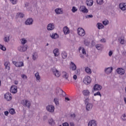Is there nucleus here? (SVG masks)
I'll return each mask as SVG.
<instances>
[{"mask_svg": "<svg viewBox=\"0 0 126 126\" xmlns=\"http://www.w3.org/2000/svg\"><path fill=\"white\" fill-rule=\"evenodd\" d=\"M33 19L29 18L26 21L25 24L26 25H32L33 24Z\"/></svg>", "mask_w": 126, "mask_h": 126, "instance_id": "17", "label": "nucleus"}, {"mask_svg": "<svg viewBox=\"0 0 126 126\" xmlns=\"http://www.w3.org/2000/svg\"><path fill=\"white\" fill-rule=\"evenodd\" d=\"M47 29L48 31H51L55 29V25L53 23L49 24L47 26Z\"/></svg>", "mask_w": 126, "mask_h": 126, "instance_id": "11", "label": "nucleus"}, {"mask_svg": "<svg viewBox=\"0 0 126 126\" xmlns=\"http://www.w3.org/2000/svg\"><path fill=\"white\" fill-rule=\"evenodd\" d=\"M17 16L20 18H23V17H24V14L23 13H18L17 14Z\"/></svg>", "mask_w": 126, "mask_h": 126, "instance_id": "37", "label": "nucleus"}, {"mask_svg": "<svg viewBox=\"0 0 126 126\" xmlns=\"http://www.w3.org/2000/svg\"><path fill=\"white\" fill-rule=\"evenodd\" d=\"M119 8H120V9H121V10H123L125 11L126 10V3H121L119 4Z\"/></svg>", "mask_w": 126, "mask_h": 126, "instance_id": "15", "label": "nucleus"}, {"mask_svg": "<svg viewBox=\"0 0 126 126\" xmlns=\"http://www.w3.org/2000/svg\"><path fill=\"white\" fill-rule=\"evenodd\" d=\"M54 101L56 105H57V106H59L60 105V103L59 102V99H58V98H54Z\"/></svg>", "mask_w": 126, "mask_h": 126, "instance_id": "42", "label": "nucleus"}, {"mask_svg": "<svg viewBox=\"0 0 126 126\" xmlns=\"http://www.w3.org/2000/svg\"><path fill=\"white\" fill-rule=\"evenodd\" d=\"M79 71H80V70H79V69H77V70H75V73H76V74H79Z\"/></svg>", "mask_w": 126, "mask_h": 126, "instance_id": "53", "label": "nucleus"}, {"mask_svg": "<svg viewBox=\"0 0 126 126\" xmlns=\"http://www.w3.org/2000/svg\"><path fill=\"white\" fill-rule=\"evenodd\" d=\"M108 55L109 57H112V55H113V52H112V51H109Z\"/></svg>", "mask_w": 126, "mask_h": 126, "instance_id": "56", "label": "nucleus"}, {"mask_svg": "<svg viewBox=\"0 0 126 126\" xmlns=\"http://www.w3.org/2000/svg\"><path fill=\"white\" fill-rule=\"evenodd\" d=\"M119 40L120 41V43L122 44V45H124L125 44V39L122 38H120L119 39Z\"/></svg>", "mask_w": 126, "mask_h": 126, "instance_id": "43", "label": "nucleus"}, {"mask_svg": "<svg viewBox=\"0 0 126 126\" xmlns=\"http://www.w3.org/2000/svg\"><path fill=\"white\" fill-rule=\"evenodd\" d=\"M14 84H15L16 85H17V84H18V81H14Z\"/></svg>", "mask_w": 126, "mask_h": 126, "instance_id": "60", "label": "nucleus"}, {"mask_svg": "<svg viewBox=\"0 0 126 126\" xmlns=\"http://www.w3.org/2000/svg\"><path fill=\"white\" fill-rule=\"evenodd\" d=\"M8 114H9V112H8V111H6L4 112V115H5V116H8Z\"/></svg>", "mask_w": 126, "mask_h": 126, "instance_id": "57", "label": "nucleus"}, {"mask_svg": "<svg viewBox=\"0 0 126 126\" xmlns=\"http://www.w3.org/2000/svg\"><path fill=\"white\" fill-rule=\"evenodd\" d=\"M46 109L47 111L50 113H54V111H55V107L52 105L46 106Z\"/></svg>", "mask_w": 126, "mask_h": 126, "instance_id": "7", "label": "nucleus"}, {"mask_svg": "<svg viewBox=\"0 0 126 126\" xmlns=\"http://www.w3.org/2000/svg\"><path fill=\"white\" fill-rule=\"evenodd\" d=\"M124 102L126 104V97H124Z\"/></svg>", "mask_w": 126, "mask_h": 126, "instance_id": "63", "label": "nucleus"}, {"mask_svg": "<svg viewBox=\"0 0 126 126\" xmlns=\"http://www.w3.org/2000/svg\"><path fill=\"white\" fill-rule=\"evenodd\" d=\"M48 123L49 125H51V126H54L55 125V121H54L52 118L48 120Z\"/></svg>", "mask_w": 126, "mask_h": 126, "instance_id": "35", "label": "nucleus"}, {"mask_svg": "<svg viewBox=\"0 0 126 126\" xmlns=\"http://www.w3.org/2000/svg\"><path fill=\"white\" fill-rule=\"evenodd\" d=\"M12 63L17 67H22V66H24V63L23 62H16L15 61H13Z\"/></svg>", "mask_w": 126, "mask_h": 126, "instance_id": "5", "label": "nucleus"}, {"mask_svg": "<svg viewBox=\"0 0 126 126\" xmlns=\"http://www.w3.org/2000/svg\"><path fill=\"white\" fill-rule=\"evenodd\" d=\"M4 64L6 69H7L8 70L10 69V63H9V61L5 62Z\"/></svg>", "mask_w": 126, "mask_h": 126, "instance_id": "21", "label": "nucleus"}, {"mask_svg": "<svg viewBox=\"0 0 126 126\" xmlns=\"http://www.w3.org/2000/svg\"><path fill=\"white\" fill-rule=\"evenodd\" d=\"M21 77L23 79H27V76L25 74H22Z\"/></svg>", "mask_w": 126, "mask_h": 126, "instance_id": "49", "label": "nucleus"}, {"mask_svg": "<svg viewBox=\"0 0 126 126\" xmlns=\"http://www.w3.org/2000/svg\"><path fill=\"white\" fill-rule=\"evenodd\" d=\"M56 93H61V94H60V96H62L63 97H64V96H65L66 95L65 93L61 89H59L58 90H57Z\"/></svg>", "mask_w": 126, "mask_h": 126, "instance_id": "19", "label": "nucleus"}, {"mask_svg": "<svg viewBox=\"0 0 126 126\" xmlns=\"http://www.w3.org/2000/svg\"><path fill=\"white\" fill-rule=\"evenodd\" d=\"M38 59V53L34 52L32 54V60L36 61Z\"/></svg>", "mask_w": 126, "mask_h": 126, "instance_id": "28", "label": "nucleus"}, {"mask_svg": "<svg viewBox=\"0 0 126 126\" xmlns=\"http://www.w3.org/2000/svg\"><path fill=\"white\" fill-rule=\"evenodd\" d=\"M21 43L22 45H25V44L27 43V40L25 38H22L21 39Z\"/></svg>", "mask_w": 126, "mask_h": 126, "instance_id": "39", "label": "nucleus"}, {"mask_svg": "<svg viewBox=\"0 0 126 126\" xmlns=\"http://www.w3.org/2000/svg\"><path fill=\"white\" fill-rule=\"evenodd\" d=\"M93 108V104L91 103H88L86 104V110L87 111H91Z\"/></svg>", "mask_w": 126, "mask_h": 126, "instance_id": "9", "label": "nucleus"}, {"mask_svg": "<svg viewBox=\"0 0 126 126\" xmlns=\"http://www.w3.org/2000/svg\"><path fill=\"white\" fill-rule=\"evenodd\" d=\"M95 48L98 51H102L103 50V46L101 44H96L95 45Z\"/></svg>", "mask_w": 126, "mask_h": 126, "instance_id": "31", "label": "nucleus"}, {"mask_svg": "<svg viewBox=\"0 0 126 126\" xmlns=\"http://www.w3.org/2000/svg\"><path fill=\"white\" fill-rule=\"evenodd\" d=\"M61 56L64 59L66 58V57H67V54L65 51H63L61 53Z\"/></svg>", "mask_w": 126, "mask_h": 126, "instance_id": "32", "label": "nucleus"}, {"mask_svg": "<svg viewBox=\"0 0 126 126\" xmlns=\"http://www.w3.org/2000/svg\"><path fill=\"white\" fill-rule=\"evenodd\" d=\"M27 48H28L27 45H23L18 48V50L23 53L27 51Z\"/></svg>", "mask_w": 126, "mask_h": 126, "instance_id": "4", "label": "nucleus"}, {"mask_svg": "<svg viewBox=\"0 0 126 126\" xmlns=\"http://www.w3.org/2000/svg\"><path fill=\"white\" fill-rule=\"evenodd\" d=\"M84 44H85V46H89L90 42L89 41H87L85 40L84 41Z\"/></svg>", "mask_w": 126, "mask_h": 126, "instance_id": "51", "label": "nucleus"}, {"mask_svg": "<svg viewBox=\"0 0 126 126\" xmlns=\"http://www.w3.org/2000/svg\"><path fill=\"white\" fill-rule=\"evenodd\" d=\"M35 77L36 78V80L37 82H40V80L41 79V76H40V74L39 72H36L35 73Z\"/></svg>", "mask_w": 126, "mask_h": 126, "instance_id": "23", "label": "nucleus"}, {"mask_svg": "<svg viewBox=\"0 0 126 126\" xmlns=\"http://www.w3.org/2000/svg\"><path fill=\"white\" fill-rule=\"evenodd\" d=\"M21 104L24 106V107H27V108H30L31 106V102L30 101L27 99H23L21 101Z\"/></svg>", "mask_w": 126, "mask_h": 126, "instance_id": "1", "label": "nucleus"}, {"mask_svg": "<svg viewBox=\"0 0 126 126\" xmlns=\"http://www.w3.org/2000/svg\"><path fill=\"white\" fill-rule=\"evenodd\" d=\"M4 98L7 100V101H10L12 99L11 94H9V93H6L4 95Z\"/></svg>", "mask_w": 126, "mask_h": 126, "instance_id": "10", "label": "nucleus"}, {"mask_svg": "<svg viewBox=\"0 0 126 126\" xmlns=\"http://www.w3.org/2000/svg\"><path fill=\"white\" fill-rule=\"evenodd\" d=\"M0 49L2 50V51H5L6 50L5 47L1 44H0Z\"/></svg>", "mask_w": 126, "mask_h": 126, "instance_id": "45", "label": "nucleus"}, {"mask_svg": "<svg viewBox=\"0 0 126 126\" xmlns=\"http://www.w3.org/2000/svg\"><path fill=\"white\" fill-rule=\"evenodd\" d=\"M86 3L88 6H92L93 5V0H87Z\"/></svg>", "mask_w": 126, "mask_h": 126, "instance_id": "30", "label": "nucleus"}, {"mask_svg": "<svg viewBox=\"0 0 126 126\" xmlns=\"http://www.w3.org/2000/svg\"><path fill=\"white\" fill-rule=\"evenodd\" d=\"M116 72L118 74H121V75H123V74H125V70L122 68H118L116 70Z\"/></svg>", "mask_w": 126, "mask_h": 126, "instance_id": "16", "label": "nucleus"}, {"mask_svg": "<svg viewBox=\"0 0 126 126\" xmlns=\"http://www.w3.org/2000/svg\"><path fill=\"white\" fill-rule=\"evenodd\" d=\"M70 68L72 69V70H76V65H75V64L73 62H71L70 63Z\"/></svg>", "mask_w": 126, "mask_h": 126, "instance_id": "24", "label": "nucleus"}, {"mask_svg": "<svg viewBox=\"0 0 126 126\" xmlns=\"http://www.w3.org/2000/svg\"><path fill=\"white\" fill-rule=\"evenodd\" d=\"M121 119H122V120H123V121H126V114H124V115H123L121 117Z\"/></svg>", "mask_w": 126, "mask_h": 126, "instance_id": "48", "label": "nucleus"}, {"mask_svg": "<svg viewBox=\"0 0 126 126\" xmlns=\"http://www.w3.org/2000/svg\"><path fill=\"white\" fill-rule=\"evenodd\" d=\"M82 50V53L83 54V55H86V51L83 47H80L79 48V51H80Z\"/></svg>", "mask_w": 126, "mask_h": 126, "instance_id": "34", "label": "nucleus"}, {"mask_svg": "<svg viewBox=\"0 0 126 126\" xmlns=\"http://www.w3.org/2000/svg\"><path fill=\"white\" fill-rule=\"evenodd\" d=\"M50 36L52 39H58V38L60 37L59 36V34H58V33H52L51 34H50Z\"/></svg>", "mask_w": 126, "mask_h": 126, "instance_id": "27", "label": "nucleus"}, {"mask_svg": "<svg viewBox=\"0 0 126 126\" xmlns=\"http://www.w3.org/2000/svg\"><path fill=\"white\" fill-rule=\"evenodd\" d=\"M94 96H100V97H101L102 95L101 94L100 92H97L94 94Z\"/></svg>", "mask_w": 126, "mask_h": 126, "instance_id": "47", "label": "nucleus"}, {"mask_svg": "<svg viewBox=\"0 0 126 126\" xmlns=\"http://www.w3.org/2000/svg\"><path fill=\"white\" fill-rule=\"evenodd\" d=\"M80 11L83 12V13H88V9L85 6H81Z\"/></svg>", "mask_w": 126, "mask_h": 126, "instance_id": "12", "label": "nucleus"}, {"mask_svg": "<svg viewBox=\"0 0 126 126\" xmlns=\"http://www.w3.org/2000/svg\"><path fill=\"white\" fill-rule=\"evenodd\" d=\"M63 126H69L68 123L65 122L63 124Z\"/></svg>", "mask_w": 126, "mask_h": 126, "instance_id": "55", "label": "nucleus"}, {"mask_svg": "<svg viewBox=\"0 0 126 126\" xmlns=\"http://www.w3.org/2000/svg\"><path fill=\"white\" fill-rule=\"evenodd\" d=\"M100 42H101V43H106V39L105 38H102L100 40Z\"/></svg>", "mask_w": 126, "mask_h": 126, "instance_id": "54", "label": "nucleus"}, {"mask_svg": "<svg viewBox=\"0 0 126 126\" xmlns=\"http://www.w3.org/2000/svg\"><path fill=\"white\" fill-rule=\"evenodd\" d=\"M103 25H105V26H106V25H107V24H109V21H104L102 22Z\"/></svg>", "mask_w": 126, "mask_h": 126, "instance_id": "50", "label": "nucleus"}, {"mask_svg": "<svg viewBox=\"0 0 126 126\" xmlns=\"http://www.w3.org/2000/svg\"><path fill=\"white\" fill-rule=\"evenodd\" d=\"M10 1L13 4H16V3H17V2L18 1V0H10Z\"/></svg>", "mask_w": 126, "mask_h": 126, "instance_id": "44", "label": "nucleus"}, {"mask_svg": "<svg viewBox=\"0 0 126 126\" xmlns=\"http://www.w3.org/2000/svg\"><path fill=\"white\" fill-rule=\"evenodd\" d=\"M93 17V15H88L85 16L86 18H92Z\"/></svg>", "mask_w": 126, "mask_h": 126, "instance_id": "52", "label": "nucleus"}, {"mask_svg": "<svg viewBox=\"0 0 126 126\" xmlns=\"http://www.w3.org/2000/svg\"><path fill=\"white\" fill-rule=\"evenodd\" d=\"M71 117L72 118V119H74V118H75V114L74 113L71 114Z\"/></svg>", "mask_w": 126, "mask_h": 126, "instance_id": "59", "label": "nucleus"}, {"mask_svg": "<svg viewBox=\"0 0 126 126\" xmlns=\"http://www.w3.org/2000/svg\"><path fill=\"white\" fill-rule=\"evenodd\" d=\"M55 11L57 14H63V13L62 8H57L55 10Z\"/></svg>", "mask_w": 126, "mask_h": 126, "instance_id": "26", "label": "nucleus"}, {"mask_svg": "<svg viewBox=\"0 0 126 126\" xmlns=\"http://www.w3.org/2000/svg\"><path fill=\"white\" fill-rule=\"evenodd\" d=\"M88 126H97V123L95 120H92L89 122Z\"/></svg>", "mask_w": 126, "mask_h": 126, "instance_id": "22", "label": "nucleus"}, {"mask_svg": "<svg viewBox=\"0 0 126 126\" xmlns=\"http://www.w3.org/2000/svg\"><path fill=\"white\" fill-rule=\"evenodd\" d=\"M102 88H103L102 86L98 84H96L94 86L93 89L94 91H100V90H101Z\"/></svg>", "mask_w": 126, "mask_h": 126, "instance_id": "8", "label": "nucleus"}, {"mask_svg": "<svg viewBox=\"0 0 126 126\" xmlns=\"http://www.w3.org/2000/svg\"><path fill=\"white\" fill-rule=\"evenodd\" d=\"M97 28L98 29H103V28H104V26L103 25V24L98 23H97Z\"/></svg>", "mask_w": 126, "mask_h": 126, "instance_id": "38", "label": "nucleus"}, {"mask_svg": "<svg viewBox=\"0 0 126 126\" xmlns=\"http://www.w3.org/2000/svg\"><path fill=\"white\" fill-rule=\"evenodd\" d=\"M77 11V8H76V7L75 6H73L72 8V12L74 13V12H76V11Z\"/></svg>", "mask_w": 126, "mask_h": 126, "instance_id": "46", "label": "nucleus"}, {"mask_svg": "<svg viewBox=\"0 0 126 126\" xmlns=\"http://www.w3.org/2000/svg\"><path fill=\"white\" fill-rule=\"evenodd\" d=\"M104 71L107 74H109V73L113 71V67L106 68Z\"/></svg>", "mask_w": 126, "mask_h": 126, "instance_id": "20", "label": "nucleus"}, {"mask_svg": "<svg viewBox=\"0 0 126 126\" xmlns=\"http://www.w3.org/2000/svg\"><path fill=\"white\" fill-rule=\"evenodd\" d=\"M96 2L98 4H99L100 5L104 3L103 0H97Z\"/></svg>", "mask_w": 126, "mask_h": 126, "instance_id": "41", "label": "nucleus"}, {"mask_svg": "<svg viewBox=\"0 0 126 126\" xmlns=\"http://www.w3.org/2000/svg\"><path fill=\"white\" fill-rule=\"evenodd\" d=\"M10 91L11 93L15 94V93H17V87L16 86H12L10 88Z\"/></svg>", "mask_w": 126, "mask_h": 126, "instance_id": "13", "label": "nucleus"}, {"mask_svg": "<svg viewBox=\"0 0 126 126\" xmlns=\"http://www.w3.org/2000/svg\"><path fill=\"white\" fill-rule=\"evenodd\" d=\"M84 96H89L90 95V92L88 90H85L82 91Z\"/></svg>", "mask_w": 126, "mask_h": 126, "instance_id": "25", "label": "nucleus"}, {"mask_svg": "<svg viewBox=\"0 0 126 126\" xmlns=\"http://www.w3.org/2000/svg\"><path fill=\"white\" fill-rule=\"evenodd\" d=\"M65 100H66L67 101H69V98L67 97H65Z\"/></svg>", "mask_w": 126, "mask_h": 126, "instance_id": "62", "label": "nucleus"}, {"mask_svg": "<svg viewBox=\"0 0 126 126\" xmlns=\"http://www.w3.org/2000/svg\"><path fill=\"white\" fill-rule=\"evenodd\" d=\"M53 54L55 57H59L60 56V50L58 48H55L53 50Z\"/></svg>", "mask_w": 126, "mask_h": 126, "instance_id": "18", "label": "nucleus"}, {"mask_svg": "<svg viewBox=\"0 0 126 126\" xmlns=\"http://www.w3.org/2000/svg\"><path fill=\"white\" fill-rule=\"evenodd\" d=\"M52 72H53L54 75L56 77H59L61 76V73H60V71L58 69L55 68H53L52 69Z\"/></svg>", "mask_w": 126, "mask_h": 126, "instance_id": "6", "label": "nucleus"}, {"mask_svg": "<svg viewBox=\"0 0 126 126\" xmlns=\"http://www.w3.org/2000/svg\"><path fill=\"white\" fill-rule=\"evenodd\" d=\"M9 113H10L11 115H14V114H15V110L13 108H11L9 109Z\"/></svg>", "mask_w": 126, "mask_h": 126, "instance_id": "40", "label": "nucleus"}, {"mask_svg": "<svg viewBox=\"0 0 126 126\" xmlns=\"http://www.w3.org/2000/svg\"><path fill=\"white\" fill-rule=\"evenodd\" d=\"M73 79H74V80H76V79H77V76H76V75H74L73 77Z\"/></svg>", "mask_w": 126, "mask_h": 126, "instance_id": "58", "label": "nucleus"}, {"mask_svg": "<svg viewBox=\"0 0 126 126\" xmlns=\"http://www.w3.org/2000/svg\"><path fill=\"white\" fill-rule=\"evenodd\" d=\"M85 71L86 72H87V73H89V74H91V73L92 72L91 71V69L89 67H87L86 68H85Z\"/></svg>", "mask_w": 126, "mask_h": 126, "instance_id": "36", "label": "nucleus"}, {"mask_svg": "<svg viewBox=\"0 0 126 126\" xmlns=\"http://www.w3.org/2000/svg\"><path fill=\"white\" fill-rule=\"evenodd\" d=\"M10 36L9 35H6L5 36V37H4V42H6V43H8V42H9V37Z\"/></svg>", "mask_w": 126, "mask_h": 126, "instance_id": "33", "label": "nucleus"}, {"mask_svg": "<svg viewBox=\"0 0 126 126\" xmlns=\"http://www.w3.org/2000/svg\"><path fill=\"white\" fill-rule=\"evenodd\" d=\"M63 32L64 35H67L70 33V31H69V29L65 26L63 28Z\"/></svg>", "mask_w": 126, "mask_h": 126, "instance_id": "14", "label": "nucleus"}, {"mask_svg": "<svg viewBox=\"0 0 126 126\" xmlns=\"http://www.w3.org/2000/svg\"><path fill=\"white\" fill-rule=\"evenodd\" d=\"M77 33L79 36H80L81 37L85 36V31L82 28H78Z\"/></svg>", "mask_w": 126, "mask_h": 126, "instance_id": "3", "label": "nucleus"}, {"mask_svg": "<svg viewBox=\"0 0 126 126\" xmlns=\"http://www.w3.org/2000/svg\"><path fill=\"white\" fill-rule=\"evenodd\" d=\"M91 81H92V79L89 76H86L83 79V83L86 85H89Z\"/></svg>", "mask_w": 126, "mask_h": 126, "instance_id": "2", "label": "nucleus"}, {"mask_svg": "<svg viewBox=\"0 0 126 126\" xmlns=\"http://www.w3.org/2000/svg\"><path fill=\"white\" fill-rule=\"evenodd\" d=\"M63 78H65V80H68V73L66 72H63Z\"/></svg>", "mask_w": 126, "mask_h": 126, "instance_id": "29", "label": "nucleus"}, {"mask_svg": "<svg viewBox=\"0 0 126 126\" xmlns=\"http://www.w3.org/2000/svg\"><path fill=\"white\" fill-rule=\"evenodd\" d=\"M123 55L126 57V51L123 52Z\"/></svg>", "mask_w": 126, "mask_h": 126, "instance_id": "64", "label": "nucleus"}, {"mask_svg": "<svg viewBox=\"0 0 126 126\" xmlns=\"http://www.w3.org/2000/svg\"><path fill=\"white\" fill-rule=\"evenodd\" d=\"M47 119H48V117L46 116L43 117V120H47Z\"/></svg>", "mask_w": 126, "mask_h": 126, "instance_id": "61", "label": "nucleus"}]
</instances>
